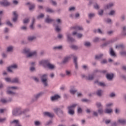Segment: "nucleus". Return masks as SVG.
<instances>
[{"label":"nucleus","mask_w":126,"mask_h":126,"mask_svg":"<svg viewBox=\"0 0 126 126\" xmlns=\"http://www.w3.org/2000/svg\"><path fill=\"white\" fill-rule=\"evenodd\" d=\"M21 107H17L14 109L12 111V115L14 117H16L17 116H21V115H23V114H25L26 110L21 111Z\"/></svg>","instance_id":"obj_1"},{"label":"nucleus","mask_w":126,"mask_h":126,"mask_svg":"<svg viewBox=\"0 0 126 126\" xmlns=\"http://www.w3.org/2000/svg\"><path fill=\"white\" fill-rule=\"evenodd\" d=\"M39 64H42L44 66L47 65L48 68L49 69H54L55 68V65L54 64H51L49 60H43L39 63Z\"/></svg>","instance_id":"obj_2"},{"label":"nucleus","mask_w":126,"mask_h":126,"mask_svg":"<svg viewBox=\"0 0 126 126\" xmlns=\"http://www.w3.org/2000/svg\"><path fill=\"white\" fill-rule=\"evenodd\" d=\"M24 53L27 55V58H31L32 57H34V56H36V51L31 52V50H30V48H25L24 49Z\"/></svg>","instance_id":"obj_3"},{"label":"nucleus","mask_w":126,"mask_h":126,"mask_svg":"<svg viewBox=\"0 0 126 126\" xmlns=\"http://www.w3.org/2000/svg\"><path fill=\"white\" fill-rule=\"evenodd\" d=\"M41 81L43 83L44 87L48 86V74H44L42 75L41 77Z\"/></svg>","instance_id":"obj_4"},{"label":"nucleus","mask_w":126,"mask_h":126,"mask_svg":"<svg viewBox=\"0 0 126 126\" xmlns=\"http://www.w3.org/2000/svg\"><path fill=\"white\" fill-rule=\"evenodd\" d=\"M53 111L58 117L60 118H62V117H63V111L61 109V108L55 107L53 109Z\"/></svg>","instance_id":"obj_5"},{"label":"nucleus","mask_w":126,"mask_h":126,"mask_svg":"<svg viewBox=\"0 0 126 126\" xmlns=\"http://www.w3.org/2000/svg\"><path fill=\"white\" fill-rule=\"evenodd\" d=\"M77 106V104H73L72 105L68 106L67 107L68 113L69 115L71 116L74 115V109Z\"/></svg>","instance_id":"obj_6"},{"label":"nucleus","mask_w":126,"mask_h":126,"mask_svg":"<svg viewBox=\"0 0 126 126\" xmlns=\"http://www.w3.org/2000/svg\"><path fill=\"white\" fill-rule=\"evenodd\" d=\"M43 95H44V93L42 92L36 94H34L33 97L32 98V103H34V102L37 101L38 99H39V97H41V96H43Z\"/></svg>","instance_id":"obj_7"},{"label":"nucleus","mask_w":126,"mask_h":126,"mask_svg":"<svg viewBox=\"0 0 126 126\" xmlns=\"http://www.w3.org/2000/svg\"><path fill=\"white\" fill-rule=\"evenodd\" d=\"M10 126H22V125L19 123V121L17 120L10 121Z\"/></svg>","instance_id":"obj_8"},{"label":"nucleus","mask_w":126,"mask_h":126,"mask_svg":"<svg viewBox=\"0 0 126 126\" xmlns=\"http://www.w3.org/2000/svg\"><path fill=\"white\" fill-rule=\"evenodd\" d=\"M4 1H0V4L3 6H9L10 5V2L7 0H3Z\"/></svg>","instance_id":"obj_9"},{"label":"nucleus","mask_w":126,"mask_h":126,"mask_svg":"<svg viewBox=\"0 0 126 126\" xmlns=\"http://www.w3.org/2000/svg\"><path fill=\"white\" fill-rule=\"evenodd\" d=\"M12 68L13 69H15V68H17V65L16 64H13L11 66L7 67V71L9 72H12Z\"/></svg>","instance_id":"obj_10"},{"label":"nucleus","mask_w":126,"mask_h":126,"mask_svg":"<svg viewBox=\"0 0 126 126\" xmlns=\"http://www.w3.org/2000/svg\"><path fill=\"white\" fill-rule=\"evenodd\" d=\"M72 57H74V56H73V55H70V56H67L65 57L63 61V63L64 64V63H68V61H69V60L71 59Z\"/></svg>","instance_id":"obj_11"},{"label":"nucleus","mask_w":126,"mask_h":126,"mask_svg":"<svg viewBox=\"0 0 126 126\" xmlns=\"http://www.w3.org/2000/svg\"><path fill=\"white\" fill-rule=\"evenodd\" d=\"M26 5H30L29 6V10L31 11V10H33V9H34V8H35V4H33V3H31L29 2H27V3H26Z\"/></svg>","instance_id":"obj_12"},{"label":"nucleus","mask_w":126,"mask_h":126,"mask_svg":"<svg viewBox=\"0 0 126 126\" xmlns=\"http://www.w3.org/2000/svg\"><path fill=\"white\" fill-rule=\"evenodd\" d=\"M44 116L49 117V118H54L55 114L48 112H45L43 113Z\"/></svg>","instance_id":"obj_13"},{"label":"nucleus","mask_w":126,"mask_h":126,"mask_svg":"<svg viewBox=\"0 0 126 126\" xmlns=\"http://www.w3.org/2000/svg\"><path fill=\"white\" fill-rule=\"evenodd\" d=\"M114 75L113 73L111 74H106V77L107 80H113V78H114Z\"/></svg>","instance_id":"obj_14"},{"label":"nucleus","mask_w":126,"mask_h":126,"mask_svg":"<svg viewBox=\"0 0 126 126\" xmlns=\"http://www.w3.org/2000/svg\"><path fill=\"white\" fill-rule=\"evenodd\" d=\"M61 98V96L59 94H55L54 96L51 97V101H56V100H59Z\"/></svg>","instance_id":"obj_15"},{"label":"nucleus","mask_w":126,"mask_h":126,"mask_svg":"<svg viewBox=\"0 0 126 126\" xmlns=\"http://www.w3.org/2000/svg\"><path fill=\"white\" fill-rule=\"evenodd\" d=\"M13 15H14V17L12 19V21L13 22H16L17 21V18H18V14L16 13V11L13 12Z\"/></svg>","instance_id":"obj_16"},{"label":"nucleus","mask_w":126,"mask_h":126,"mask_svg":"<svg viewBox=\"0 0 126 126\" xmlns=\"http://www.w3.org/2000/svg\"><path fill=\"white\" fill-rule=\"evenodd\" d=\"M109 54L111 57H114L115 58V57H117V55H116V53H115V51H114V49H113L112 48H110L109 49Z\"/></svg>","instance_id":"obj_17"},{"label":"nucleus","mask_w":126,"mask_h":126,"mask_svg":"<svg viewBox=\"0 0 126 126\" xmlns=\"http://www.w3.org/2000/svg\"><path fill=\"white\" fill-rule=\"evenodd\" d=\"M49 17L50 16L48 15L47 18L45 19V22H46V23H51V22L55 21V20L50 19Z\"/></svg>","instance_id":"obj_18"},{"label":"nucleus","mask_w":126,"mask_h":126,"mask_svg":"<svg viewBox=\"0 0 126 126\" xmlns=\"http://www.w3.org/2000/svg\"><path fill=\"white\" fill-rule=\"evenodd\" d=\"M11 98H9L8 100L5 99V98H1L0 101L2 104H6V103H8V102H11L12 101Z\"/></svg>","instance_id":"obj_19"},{"label":"nucleus","mask_w":126,"mask_h":126,"mask_svg":"<svg viewBox=\"0 0 126 126\" xmlns=\"http://www.w3.org/2000/svg\"><path fill=\"white\" fill-rule=\"evenodd\" d=\"M70 33H67V39L68 42H74V39L72 38Z\"/></svg>","instance_id":"obj_20"},{"label":"nucleus","mask_w":126,"mask_h":126,"mask_svg":"<svg viewBox=\"0 0 126 126\" xmlns=\"http://www.w3.org/2000/svg\"><path fill=\"white\" fill-rule=\"evenodd\" d=\"M73 62L75 63V67L76 69L78 68V65H77V57L76 56H73Z\"/></svg>","instance_id":"obj_21"},{"label":"nucleus","mask_w":126,"mask_h":126,"mask_svg":"<svg viewBox=\"0 0 126 126\" xmlns=\"http://www.w3.org/2000/svg\"><path fill=\"white\" fill-rule=\"evenodd\" d=\"M118 123L120 124L121 125H123V126H126V120L125 119H119L118 121Z\"/></svg>","instance_id":"obj_22"},{"label":"nucleus","mask_w":126,"mask_h":126,"mask_svg":"<svg viewBox=\"0 0 126 126\" xmlns=\"http://www.w3.org/2000/svg\"><path fill=\"white\" fill-rule=\"evenodd\" d=\"M112 6H114V4L113 3H110L104 5V9H109V8H111Z\"/></svg>","instance_id":"obj_23"},{"label":"nucleus","mask_w":126,"mask_h":126,"mask_svg":"<svg viewBox=\"0 0 126 126\" xmlns=\"http://www.w3.org/2000/svg\"><path fill=\"white\" fill-rule=\"evenodd\" d=\"M34 23H35V18H32V23L30 26L31 29H32V30H34Z\"/></svg>","instance_id":"obj_24"},{"label":"nucleus","mask_w":126,"mask_h":126,"mask_svg":"<svg viewBox=\"0 0 126 126\" xmlns=\"http://www.w3.org/2000/svg\"><path fill=\"white\" fill-rule=\"evenodd\" d=\"M103 56H104L103 54H100L99 55H95L94 57L95 60H101V59L103 58Z\"/></svg>","instance_id":"obj_25"},{"label":"nucleus","mask_w":126,"mask_h":126,"mask_svg":"<svg viewBox=\"0 0 126 126\" xmlns=\"http://www.w3.org/2000/svg\"><path fill=\"white\" fill-rule=\"evenodd\" d=\"M94 83H98L99 86H102V87H105L106 86V84L103 82H99L98 80H96L94 82Z\"/></svg>","instance_id":"obj_26"},{"label":"nucleus","mask_w":126,"mask_h":126,"mask_svg":"<svg viewBox=\"0 0 126 126\" xmlns=\"http://www.w3.org/2000/svg\"><path fill=\"white\" fill-rule=\"evenodd\" d=\"M12 83H19V79L18 77L14 78L12 80Z\"/></svg>","instance_id":"obj_27"},{"label":"nucleus","mask_w":126,"mask_h":126,"mask_svg":"<svg viewBox=\"0 0 126 126\" xmlns=\"http://www.w3.org/2000/svg\"><path fill=\"white\" fill-rule=\"evenodd\" d=\"M112 40H109L107 42H106V43L103 44L102 45H101V47L102 48H104V47H107V46H108V45L111 44V43H112Z\"/></svg>","instance_id":"obj_28"},{"label":"nucleus","mask_w":126,"mask_h":126,"mask_svg":"<svg viewBox=\"0 0 126 126\" xmlns=\"http://www.w3.org/2000/svg\"><path fill=\"white\" fill-rule=\"evenodd\" d=\"M88 80H93L94 79V74H90L87 78Z\"/></svg>","instance_id":"obj_29"},{"label":"nucleus","mask_w":126,"mask_h":126,"mask_svg":"<svg viewBox=\"0 0 126 126\" xmlns=\"http://www.w3.org/2000/svg\"><path fill=\"white\" fill-rule=\"evenodd\" d=\"M126 26H124L123 28V32L121 33V35L122 36H126Z\"/></svg>","instance_id":"obj_30"},{"label":"nucleus","mask_w":126,"mask_h":126,"mask_svg":"<svg viewBox=\"0 0 126 126\" xmlns=\"http://www.w3.org/2000/svg\"><path fill=\"white\" fill-rule=\"evenodd\" d=\"M46 12H48V13H54V12H55V11L50 8H47L46 9Z\"/></svg>","instance_id":"obj_31"},{"label":"nucleus","mask_w":126,"mask_h":126,"mask_svg":"<svg viewBox=\"0 0 126 126\" xmlns=\"http://www.w3.org/2000/svg\"><path fill=\"white\" fill-rule=\"evenodd\" d=\"M6 94H8V95H14L15 93L10 91V90H7L6 91Z\"/></svg>","instance_id":"obj_32"},{"label":"nucleus","mask_w":126,"mask_h":126,"mask_svg":"<svg viewBox=\"0 0 126 126\" xmlns=\"http://www.w3.org/2000/svg\"><path fill=\"white\" fill-rule=\"evenodd\" d=\"M7 90H10L12 89V90H16V89H19L18 87H8L7 88Z\"/></svg>","instance_id":"obj_33"},{"label":"nucleus","mask_w":126,"mask_h":126,"mask_svg":"<svg viewBox=\"0 0 126 126\" xmlns=\"http://www.w3.org/2000/svg\"><path fill=\"white\" fill-rule=\"evenodd\" d=\"M102 91L101 90H98L96 92V95H97V96H99V97H101V96H102Z\"/></svg>","instance_id":"obj_34"},{"label":"nucleus","mask_w":126,"mask_h":126,"mask_svg":"<svg viewBox=\"0 0 126 126\" xmlns=\"http://www.w3.org/2000/svg\"><path fill=\"white\" fill-rule=\"evenodd\" d=\"M72 29H75V30H83V29L81 27L75 26L72 28Z\"/></svg>","instance_id":"obj_35"},{"label":"nucleus","mask_w":126,"mask_h":126,"mask_svg":"<svg viewBox=\"0 0 126 126\" xmlns=\"http://www.w3.org/2000/svg\"><path fill=\"white\" fill-rule=\"evenodd\" d=\"M29 41H33V40H35L36 36H29L28 38Z\"/></svg>","instance_id":"obj_36"},{"label":"nucleus","mask_w":126,"mask_h":126,"mask_svg":"<svg viewBox=\"0 0 126 126\" xmlns=\"http://www.w3.org/2000/svg\"><path fill=\"white\" fill-rule=\"evenodd\" d=\"M113 112V110L112 109H105V114H111V113Z\"/></svg>","instance_id":"obj_37"},{"label":"nucleus","mask_w":126,"mask_h":126,"mask_svg":"<svg viewBox=\"0 0 126 126\" xmlns=\"http://www.w3.org/2000/svg\"><path fill=\"white\" fill-rule=\"evenodd\" d=\"M34 125L35 126H40L41 125V122H40V121H35L34 122Z\"/></svg>","instance_id":"obj_38"},{"label":"nucleus","mask_w":126,"mask_h":126,"mask_svg":"<svg viewBox=\"0 0 126 126\" xmlns=\"http://www.w3.org/2000/svg\"><path fill=\"white\" fill-rule=\"evenodd\" d=\"M82 102H85L86 103H90L91 102V100L89 99H87L86 98L82 99H81Z\"/></svg>","instance_id":"obj_39"},{"label":"nucleus","mask_w":126,"mask_h":126,"mask_svg":"<svg viewBox=\"0 0 126 126\" xmlns=\"http://www.w3.org/2000/svg\"><path fill=\"white\" fill-rule=\"evenodd\" d=\"M54 50H61L63 49V46L62 45L59 46H55L53 48Z\"/></svg>","instance_id":"obj_40"},{"label":"nucleus","mask_w":126,"mask_h":126,"mask_svg":"<svg viewBox=\"0 0 126 126\" xmlns=\"http://www.w3.org/2000/svg\"><path fill=\"white\" fill-rule=\"evenodd\" d=\"M96 32L99 33V34H103V32H102L100 29H97V30L94 31V33H96Z\"/></svg>","instance_id":"obj_41"},{"label":"nucleus","mask_w":126,"mask_h":126,"mask_svg":"<svg viewBox=\"0 0 126 126\" xmlns=\"http://www.w3.org/2000/svg\"><path fill=\"white\" fill-rule=\"evenodd\" d=\"M5 80L6 82H11L12 83V80L10 78L6 77L5 78Z\"/></svg>","instance_id":"obj_42"},{"label":"nucleus","mask_w":126,"mask_h":126,"mask_svg":"<svg viewBox=\"0 0 126 126\" xmlns=\"http://www.w3.org/2000/svg\"><path fill=\"white\" fill-rule=\"evenodd\" d=\"M100 40V38H99V37H95L94 40H93V42H94V43H97Z\"/></svg>","instance_id":"obj_43"},{"label":"nucleus","mask_w":126,"mask_h":126,"mask_svg":"<svg viewBox=\"0 0 126 126\" xmlns=\"http://www.w3.org/2000/svg\"><path fill=\"white\" fill-rule=\"evenodd\" d=\"M91 45V44L90 43V42L88 41H86V42H85L84 43V45L86 47H90V45Z\"/></svg>","instance_id":"obj_44"},{"label":"nucleus","mask_w":126,"mask_h":126,"mask_svg":"<svg viewBox=\"0 0 126 126\" xmlns=\"http://www.w3.org/2000/svg\"><path fill=\"white\" fill-rule=\"evenodd\" d=\"M30 21V20L29 19H25L23 20V23L24 24H26V23H29V22Z\"/></svg>","instance_id":"obj_45"},{"label":"nucleus","mask_w":126,"mask_h":126,"mask_svg":"<svg viewBox=\"0 0 126 126\" xmlns=\"http://www.w3.org/2000/svg\"><path fill=\"white\" fill-rule=\"evenodd\" d=\"M76 92H77V90H73V89H71L70 90V93H71V94H75V93H76Z\"/></svg>","instance_id":"obj_46"},{"label":"nucleus","mask_w":126,"mask_h":126,"mask_svg":"<svg viewBox=\"0 0 126 126\" xmlns=\"http://www.w3.org/2000/svg\"><path fill=\"white\" fill-rule=\"evenodd\" d=\"M116 49H123L124 48V45L122 44L119 45H116Z\"/></svg>","instance_id":"obj_47"},{"label":"nucleus","mask_w":126,"mask_h":126,"mask_svg":"<svg viewBox=\"0 0 126 126\" xmlns=\"http://www.w3.org/2000/svg\"><path fill=\"white\" fill-rule=\"evenodd\" d=\"M45 16V15L44 14H40V15L37 16V19H40V18H43Z\"/></svg>","instance_id":"obj_48"},{"label":"nucleus","mask_w":126,"mask_h":126,"mask_svg":"<svg viewBox=\"0 0 126 126\" xmlns=\"http://www.w3.org/2000/svg\"><path fill=\"white\" fill-rule=\"evenodd\" d=\"M96 107L97 108H101L102 107V104H101V102H96Z\"/></svg>","instance_id":"obj_49"},{"label":"nucleus","mask_w":126,"mask_h":126,"mask_svg":"<svg viewBox=\"0 0 126 126\" xmlns=\"http://www.w3.org/2000/svg\"><path fill=\"white\" fill-rule=\"evenodd\" d=\"M6 121V118H1L0 117V123H4Z\"/></svg>","instance_id":"obj_50"},{"label":"nucleus","mask_w":126,"mask_h":126,"mask_svg":"<svg viewBox=\"0 0 126 126\" xmlns=\"http://www.w3.org/2000/svg\"><path fill=\"white\" fill-rule=\"evenodd\" d=\"M115 96H116V94H115V93H112L109 95V97H110V98H114V97H115Z\"/></svg>","instance_id":"obj_51"},{"label":"nucleus","mask_w":126,"mask_h":126,"mask_svg":"<svg viewBox=\"0 0 126 126\" xmlns=\"http://www.w3.org/2000/svg\"><path fill=\"white\" fill-rule=\"evenodd\" d=\"M126 20V15H122L121 16V21H125Z\"/></svg>","instance_id":"obj_52"},{"label":"nucleus","mask_w":126,"mask_h":126,"mask_svg":"<svg viewBox=\"0 0 126 126\" xmlns=\"http://www.w3.org/2000/svg\"><path fill=\"white\" fill-rule=\"evenodd\" d=\"M115 11L114 10H111L109 13V15H114V14L115 13Z\"/></svg>","instance_id":"obj_53"},{"label":"nucleus","mask_w":126,"mask_h":126,"mask_svg":"<svg viewBox=\"0 0 126 126\" xmlns=\"http://www.w3.org/2000/svg\"><path fill=\"white\" fill-rule=\"evenodd\" d=\"M94 8L95 9H99V8H100V7L99 6V5H98V4L95 3V4L94 5Z\"/></svg>","instance_id":"obj_54"},{"label":"nucleus","mask_w":126,"mask_h":126,"mask_svg":"<svg viewBox=\"0 0 126 126\" xmlns=\"http://www.w3.org/2000/svg\"><path fill=\"white\" fill-rule=\"evenodd\" d=\"M103 13H104V10H100V11H98V15L102 16L103 15Z\"/></svg>","instance_id":"obj_55"},{"label":"nucleus","mask_w":126,"mask_h":126,"mask_svg":"<svg viewBox=\"0 0 126 126\" xmlns=\"http://www.w3.org/2000/svg\"><path fill=\"white\" fill-rule=\"evenodd\" d=\"M56 22L58 24H62V20L60 19H56Z\"/></svg>","instance_id":"obj_56"},{"label":"nucleus","mask_w":126,"mask_h":126,"mask_svg":"<svg viewBox=\"0 0 126 126\" xmlns=\"http://www.w3.org/2000/svg\"><path fill=\"white\" fill-rule=\"evenodd\" d=\"M103 109H99L98 110V114H99L100 115H102V114H103Z\"/></svg>","instance_id":"obj_57"},{"label":"nucleus","mask_w":126,"mask_h":126,"mask_svg":"<svg viewBox=\"0 0 126 126\" xmlns=\"http://www.w3.org/2000/svg\"><path fill=\"white\" fill-rule=\"evenodd\" d=\"M77 112L79 114H80L81 113H82V109H81V108H80V107H78V109H77Z\"/></svg>","instance_id":"obj_58"},{"label":"nucleus","mask_w":126,"mask_h":126,"mask_svg":"<svg viewBox=\"0 0 126 126\" xmlns=\"http://www.w3.org/2000/svg\"><path fill=\"white\" fill-rule=\"evenodd\" d=\"M53 124V121L52 120H50L46 123V126H50V125H52Z\"/></svg>","instance_id":"obj_59"},{"label":"nucleus","mask_w":126,"mask_h":126,"mask_svg":"<svg viewBox=\"0 0 126 126\" xmlns=\"http://www.w3.org/2000/svg\"><path fill=\"white\" fill-rule=\"evenodd\" d=\"M71 48L74 50H77V49H78V47H77V46L76 45H72Z\"/></svg>","instance_id":"obj_60"},{"label":"nucleus","mask_w":126,"mask_h":126,"mask_svg":"<svg viewBox=\"0 0 126 126\" xmlns=\"http://www.w3.org/2000/svg\"><path fill=\"white\" fill-rule=\"evenodd\" d=\"M6 24H7V25H8V26H12V24H11V23H10L9 21H7L6 22Z\"/></svg>","instance_id":"obj_61"},{"label":"nucleus","mask_w":126,"mask_h":126,"mask_svg":"<svg viewBox=\"0 0 126 126\" xmlns=\"http://www.w3.org/2000/svg\"><path fill=\"white\" fill-rule=\"evenodd\" d=\"M12 49H13L12 47L10 46L7 48V52H11V51H12Z\"/></svg>","instance_id":"obj_62"},{"label":"nucleus","mask_w":126,"mask_h":126,"mask_svg":"<svg viewBox=\"0 0 126 126\" xmlns=\"http://www.w3.org/2000/svg\"><path fill=\"white\" fill-rule=\"evenodd\" d=\"M120 54L122 56H126V51H122L120 52Z\"/></svg>","instance_id":"obj_63"},{"label":"nucleus","mask_w":126,"mask_h":126,"mask_svg":"<svg viewBox=\"0 0 126 126\" xmlns=\"http://www.w3.org/2000/svg\"><path fill=\"white\" fill-rule=\"evenodd\" d=\"M94 14L93 13H90L89 14V18L91 19L92 17H93L94 16Z\"/></svg>","instance_id":"obj_64"}]
</instances>
